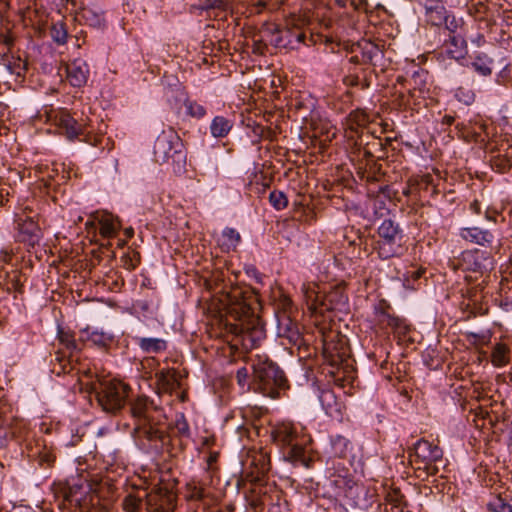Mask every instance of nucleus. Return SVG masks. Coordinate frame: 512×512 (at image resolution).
I'll return each mask as SVG.
<instances>
[{
    "label": "nucleus",
    "instance_id": "f257e3e1",
    "mask_svg": "<svg viewBox=\"0 0 512 512\" xmlns=\"http://www.w3.org/2000/svg\"><path fill=\"white\" fill-rule=\"evenodd\" d=\"M214 286L206 281L208 289L218 290L222 294L221 302L228 314L239 321L235 330L244 349L256 348L265 339V328L256 315L259 300L256 292L249 286L227 285L223 272L217 271L212 276Z\"/></svg>",
    "mask_w": 512,
    "mask_h": 512
},
{
    "label": "nucleus",
    "instance_id": "f03ea898",
    "mask_svg": "<svg viewBox=\"0 0 512 512\" xmlns=\"http://www.w3.org/2000/svg\"><path fill=\"white\" fill-rule=\"evenodd\" d=\"M133 419L131 436L136 446L145 453L162 449L167 435L160 426L161 409L147 396H138L129 402Z\"/></svg>",
    "mask_w": 512,
    "mask_h": 512
},
{
    "label": "nucleus",
    "instance_id": "7ed1b4c3",
    "mask_svg": "<svg viewBox=\"0 0 512 512\" xmlns=\"http://www.w3.org/2000/svg\"><path fill=\"white\" fill-rule=\"evenodd\" d=\"M87 392L95 395L98 405L107 413L116 414L126 404L130 387L115 379L93 377L90 371L79 378Z\"/></svg>",
    "mask_w": 512,
    "mask_h": 512
},
{
    "label": "nucleus",
    "instance_id": "20e7f679",
    "mask_svg": "<svg viewBox=\"0 0 512 512\" xmlns=\"http://www.w3.org/2000/svg\"><path fill=\"white\" fill-rule=\"evenodd\" d=\"M252 367L253 380L265 396L275 398L279 394V389L286 387L287 379L284 372L268 358L259 357Z\"/></svg>",
    "mask_w": 512,
    "mask_h": 512
},
{
    "label": "nucleus",
    "instance_id": "39448f33",
    "mask_svg": "<svg viewBox=\"0 0 512 512\" xmlns=\"http://www.w3.org/2000/svg\"><path fill=\"white\" fill-rule=\"evenodd\" d=\"M154 160L159 164L167 163L172 160L179 168L185 163L186 155L184 145L177 132L169 128L163 130L154 143Z\"/></svg>",
    "mask_w": 512,
    "mask_h": 512
},
{
    "label": "nucleus",
    "instance_id": "423d86ee",
    "mask_svg": "<svg viewBox=\"0 0 512 512\" xmlns=\"http://www.w3.org/2000/svg\"><path fill=\"white\" fill-rule=\"evenodd\" d=\"M377 234L379 239L376 241L375 250L381 259L387 260L403 254V234L398 223L385 219L378 227Z\"/></svg>",
    "mask_w": 512,
    "mask_h": 512
},
{
    "label": "nucleus",
    "instance_id": "0eeeda50",
    "mask_svg": "<svg viewBox=\"0 0 512 512\" xmlns=\"http://www.w3.org/2000/svg\"><path fill=\"white\" fill-rule=\"evenodd\" d=\"M302 291L307 299V304L315 311L323 306L326 310L345 311L348 308V296L344 286L338 285L333 287L323 298L319 300V296L309 285L304 284Z\"/></svg>",
    "mask_w": 512,
    "mask_h": 512
},
{
    "label": "nucleus",
    "instance_id": "6e6552de",
    "mask_svg": "<svg viewBox=\"0 0 512 512\" xmlns=\"http://www.w3.org/2000/svg\"><path fill=\"white\" fill-rule=\"evenodd\" d=\"M415 462L419 464L418 469L425 470L427 475H436L439 472L437 462L442 461V449L428 440L420 439L413 447Z\"/></svg>",
    "mask_w": 512,
    "mask_h": 512
},
{
    "label": "nucleus",
    "instance_id": "1a4fd4ad",
    "mask_svg": "<svg viewBox=\"0 0 512 512\" xmlns=\"http://www.w3.org/2000/svg\"><path fill=\"white\" fill-rule=\"evenodd\" d=\"M58 125L69 140H74L80 135H85L84 141L92 146H96L98 142L101 141L99 136L90 135L89 132H87L86 122H79L66 111L59 114Z\"/></svg>",
    "mask_w": 512,
    "mask_h": 512
},
{
    "label": "nucleus",
    "instance_id": "9d476101",
    "mask_svg": "<svg viewBox=\"0 0 512 512\" xmlns=\"http://www.w3.org/2000/svg\"><path fill=\"white\" fill-rule=\"evenodd\" d=\"M144 505L147 512H172L175 495L166 488H158L146 494Z\"/></svg>",
    "mask_w": 512,
    "mask_h": 512
},
{
    "label": "nucleus",
    "instance_id": "9b49d317",
    "mask_svg": "<svg viewBox=\"0 0 512 512\" xmlns=\"http://www.w3.org/2000/svg\"><path fill=\"white\" fill-rule=\"evenodd\" d=\"M305 39L306 33L304 30L298 27H287L283 30L275 29L271 43L276 47L296 49L299 44H305Z\"/></svg>",
    "mask_w": 512,
    "mask_h": 512
},
{
    "label": "nucleus",
    "instance_id": "f8f14e48",
    "mask_svg": "<svg viewBox=\"0 0 512 512\" xmlns=\"http://www.w3.org/2000/svg\"><path fill=\"white\" fill-rule=\"evenodd\" d=\"M18 239L30 246L38 244L41 237V229L34 217L26 215L20 216L17 220Z\"/></svg>",
    "mask_w": 512,
    "mask_h": 512
},
{
    "label": "nucleus",
    "instance_id": "ddd939ff",
    "mask_svg": "<svg viewBox=\"0 0 512 512\" xmlns=\"http://www.w3.org/2000/svg\"><path fill=\"white\" fill-rule=\"evenodd\" d=\"M303 434H300L297 427L290 422H282L275 425L271 430V438L277 445L286 447L297 442Z\"/></svg>",
    "mask_w": 512,
    "mask_h": 512
},
{
    "label": "nucleus",
    "instance_id": "4468645a",
    "mask_svg": "<svg viewBox=\"0 0 512 512\" xmlns=\"http://www.w3.org/2000/svg\"><path fill=\"white\" fill-rule=\"evenodd\" d=\"M310 442V436L303 434L297 442L290 446V449L287 453V458L295 465H301L305 468H310L313 460L310 456L309 450L306 447Z\"/></svg>",
    "mask_w": 512,
    "mask_h": 512
},
{
    "label": "nucleus",
    "instance_id": "2eb2a0df",
    "mask_svg": "<svg viewBox=\"0 0 512 512\" xmlns=\"http://www.w3.org/2000/svg\"><path fill=\"white\" fill-rule=\"evenodd\" d=\"M441 55L460 61L467 55V44L460 34L449 35L441 47Z\"/></svg>",
    "mask_w": 512,
    "mask_h": 512
},
{
    "label": "nucleus",
    "instance_id": "dca6fc26",
    "mask_svg": "<svg viewBox=\"0 0 512 512\" xmlns=\"http://www.w3.org/2000/svg\"><path fill=\"white\" fill-rule=\"evenodd\" d=\"M155 377L158 394H172L180 387V374L174 368L162 369Z\"/></svg>",
    "mask_w": 512,
    "mask_h": 512
},
{
    "label": "nucleus",
    "instance_id": "f3484780",
    "mask_svg": "<svg viewBox=\"0 0 512 512\" xmlns=\"http://www.w3.org/2000/svg\"><path fill=\"white\" fill-rule=\"evenodd\" d=\"M460 237L470 243L488 247L494 242V235L488 229L480 227H465L460 230Z\"/></svg>",
    "mask_w": 512,
    "mask_h": 512
},
{
    "label": "nucleus",
    "instance_id": "a211bd4d",
    "mask_svg": "<svg viewBox=\"0 0 512 512\" xmlns=\"http://www.w3.org/2000/svg\"><path fill=\"white\" fill-rule=\"evenodd\" d=\"M66 74L73 87H82L87 83L89 68L85 61L77 59L66 65Z\"/></svg>",
    "mask_w": 512,
    "mask_h": 512
},
{
    "label": "nucleus",
    "instance_id": "6ab92c4d",
    "mask_svg": "<svg viewBox=\"0 0 512 512\" xmlns=\"http://www.w3.org/2000/svg\"><path fill=\"white\" fill-rule=\"evenodd\" d=\"M81 339L90 342L103 351H108L115 341L113 334L98 329L90 330L89 328L81 331Z\"/></svg>",
    "mask_w": 512,
    "mask_h": 512
},
{
    "label": "nucleus",
    "instance_id": "aec40b11",
    "mask_svg": "<svg viewBox=\"0 0 512 512\" xmlns=\"http://www.w3.org/2000/svg\"><path fill=\"white\" fill-rule=\"evenodd\" d=\"M428 73L424 70L415 71L410 80V94L412 97L425 98L430 92Z\"/></svg>",
    "mask_w": 512,
    "mask_h": 512
},
{
    "label": "nucleus",
    "instance_id": "412c9836",
    "mask_svg": "<svg viewBox=\"0 0 512 512\" xmlns=\"http://www.w3.org/2000/svg\"><path fill=\"white\" fill-rule=\"evenodd\" d=\"M211 491L206 480L192 479L186 484V497L190 500H204L210 497Z\"/></svg>",
    "mask_w": 512,
    "mask_h": 512
},
{
    "label": "nucleus",
    "instance_id": "4be33fe9",
    "mask_svg": "<svg viewBox=\"0 0 512 512\" xmlns=\"http://www.w3.org/2000/svg\"><path fill=\"white\" fill-rule=\"evenodd\" d=\"M135 341L139 348L148 354L164 352L168 347L167 341L163 338L135 337Z\"/></svg>",
    "mask_w": 512,
    "mask_h": 512
},
{
    "label": "nucleus",
    "instance_id": "5701e85b",
    "mask_svg": "<svg viewBox=\"0 0 512 512\" xmlns=\"http://www.w3.org/2000/svg\"><path fill=\"white\" fill-rule=\"evenodd\" d=\"M444 4L445 2H440L424 7L426 21L434 26H440L443 23H447L448 16Z\"/></svg>",
    "mask_w": 512,
    "mask_h": 512
},
{
    "label": "nucleus",
    "instance_id": "b1692460",
    "mask_svg": "<svg viewBox=\"0 0 512 512\" xmlns=\"http://www.w3.org/2000/svg\"><path fill=\"white\" fill-rule=\"evenodd\" d=\"M278 331L280 336L286 337L293 342H296L300 336L297 323L285 314L278 320Z\"/></svg>",
    "mask_w": 512,
    "mask_h": 512
},
{
    "label": "nucleus",
    "instance_id": "393cba45",
    "mask_svg": "<svg viewBox=\"0 0 512 512\" xmlns=\"http://www.w3.org/2000/svg\"><path fill=\"white\" fill-rule=\"evenodd\" d=\"M233 127V121L224 116H216L210 124V132L214 138L226 137Z\"/></svg>",
    "mask_w": 512,
    "mask_h": 512
},
{
    "label": "nucleus",
    "instance_id": "a878e982",
    "mask_svg": "<svg viewBox=\"0 0 512 512\" xmlns=\"http://www.w3.org/2000/svg\"><path fill=\"white\" fill-rule=\"evenodd\" d=\"M510 347L504 343H496L491 352V363L495 367L506 366L510 361Z\"/></svg>",
    "mask_w": 512,
    "mask_h": 512
},
{
    "label": "nucleus",
    "instance_id": "bb28decb",
    "mask_svg": "<svg viewBox=\"0 0 512 512\" xmlns=\"http://www.w3.org/2000/svg\"><path fill=\"white\" fill-rule=\"evenodd\" d=\"M262 498L264 499L265 506L270 507L272 511L275 507H279L283 498V493L275 485H263Z\"/></svg>",
    "mask_w": 512,
    "mask_h": 512
},
{
    "label": "nucleus",
    "instance_id": "cd10ccee",
    "mask_svg": "<svg viewBox=\"0 0 512 512\" xmlns=\"http://www.w3.org/2000/svg\"><path fill=\"white\" fill-rule=\"evenodd\" d=\"M361 48V61L363 63L376 64L379 58H382V50L374 43L365 41L359 45Z\"/></svg>",
    "mask_w": 512,
    "mask_h": 512
},
{
    "label": "nucleus",
    "instance_id": "c85d7f7f",
    "mask_svg": "<svg viewBox=\"0 0 512 512\" xmlns=\"http://www.w3.org/2000/svg\"><path fill=\"white\" fill-rule=\"evenodd\" d=\"M3 61L11 74H15L18 77L24 76L28 69V62L26 59H22L20 56L4 55Z\"/></svg>",
    "mask_w": 512,
    "mask_h": 512
},
{
    "label": "nucleus",
    "instance_id": "c756f323",
    "mask_svg": "<svg viewBox=\"0 0 512 512\" xmlns=\"http://www.w3.org/2000/svg\"><path fill=\"white\" fill-rule=\"evenodd\" d=\"M52 362V372L57 376L70 374L74 370L71 359L57 352Z\"/></svg>",
    "mask_w": 512,
    "mask_h": 512
},
{
    "label": "nucleus",
    "instance_id": "7c9ffc66",
    "mask_svg": "<svg viewBox=\"0 0 512 512\" xmlns=\"http://www.w3.org/2000/svg\"><path fill=\"white\" fill-rule=\"evenodd\" d=\"M492 59L485 53L477 54L472 61L473 69L481 76H489L492 73Z\"/></svg>",
    "mask_w": 512,
    "mask_h": 512
},
{
    "label": "nucleus",
    "instance_id": "2f4dec72",
    "mask_svg": "<svg viewBox=\"0 0 512 512\" xmlns=\"http://www.w3.org/2000/svg\"><path fill=\"white\" fill-rule=\"evenodd\" d=\"M509 149L510 147L508 146L505 155H496L491 158V167L495 171L499 173H505L512 167V152L509 153Z\"/></svg>",
    "mask_w": 512,
    "mask_h": 512
},
{
    "label": "nucleus",
    "instance_id": "473e14b6",
    "mask_svg": "<svg viewBox=\"0 0 512 512\" xmlns=\"http://www.w3.org/2000/svg\"><path fill=\"white\" fill-rule=\"evenodd\" d=\"M99 232L101 236L106 238H111L116 234V231L118 229L115 220L113 217L109 214H104L99 218Z\"/></svg>",
    "mask_w": 512,
    "mask_h": 512
},
{
    "label": "nucleus",
    "instance_id": "72a5a7b5",
    "mask_svg": "<svg viewBox=\"0 0 512 512\" xmlns=\"http://www.w3.org/2000/svg\"><path fill=\"white\" fill-rule=\"evenodd\" d=\"M222 246L227 250L235 249L241 240L240 234L233 228H225L222 232Z\"/></svg>",
    "mask_w": 512,
    "mask_h": 512
},
{
    "label": "nucleus",
    "instance_id": "f704fd0d",
    "mask_svg": "<svg viewBox=\"0 0 512 512\" xmlns=\"http://www.w3.org/2000/svg\"><path fill=\"white\" fill-rule=\"evenodd\" d=\"M490 512H512V505L501 495L492 497L487 503Z\"/></svg>",
    "mask_w": 512,
    "mask_h": 512
},
{
    "label": "nucleus",
    "instance_id": "c9c22d12",
    "mask_svg": "<svg viewBox=\"0 0 512 512\" xmlns=\"http://www.w3.org/2000/svg\"><path fill=\"white\" fill-rule=\"evenodd\" d=\"M184 107L186 109V114L192 118L202 119L207 113L206 108L203 105L191 99H186L184 101Z\"/></svg>",
    "mask_w": 512,
    "mask_h": 512
},
{
    "label": "nucleus",
    "instance_id": "e433bc0d",
    "mask_svg": "<svg viewBox=\"0 0 512 512\" xmlns=\"http://www.w3.org/2000/svg\"><path fill=\"white\" fill-rule=\"evenodd\" d=\"M247 501L252 512H263L266 506L262 498V487L260 486L258 491H252L247 496Z\"/></svg>",
    "mask_w": 512,
    "mask_h": 512
},
{
    "label": "nucleus",
    "instance_id": "4c0bfd02",
    "mask_svg": "<svg viewBox=\"0 0 512 512\" xmlns=\"http://www.w3.org/2000/svg\"><path fill=\"white\" fill-rule=\"evenodd\" d=\"M58 340L64 347L69 350L70 352L78 350L77 342L74 338V335L69 332L65 331L63 329L58 330Z\"/></svg>",
    "mask_w": 512,
    "mask_h": 512
},
{
    "label": "nucleus",
    "instance_id": "58836bf2",
    "mask_svg": "<svg viewBox=\"0 0 512 512\" xmlns=\"http://www.w3.org/2000/svg\"><path fill=\"white\" fill-rule=\"evenodd\" d=\"M269 202L276 210H282L287 207L288 199L284 192L274 190L269 194Z\"/></svg>",
    "mask_w": 512,
    "mask_h": 512
},
{
    "label": "nucleus",
    "instance_id": "ea45409f",
    "mask_svg": "<svg viewBox=\"0 0 512 512\" xmlns=\"http://www.w3.org/2000/svg\"><path fill=\"white\" fill-rule=\"evenodd\" d=\"M51 37L57 44L63 45L67 41V30L65 24L58 22L51 27Z\"/></svg>",
    "mask_w": 512,
    "mask_h": 512
},
{
    "label": "nucleus",
    "instance_id": "a19ab883",
    "mask_svg": "<svg viewBox=\"0 0 512 512\" xmlns=\"http://www.w3.org/2000/svg\"><path fill=\"white\" fill-rule=\"evenodd\" d=\"M144 505L142 499L134 496L128 495L125 497L123 501V508L127 512H138V510Z\"/></svg>",
    "mask_w": 512,
    "mask_h": 512
},
{
    "label": "nucleus",
    "instance_id": "79ce46f5",
    "mask_svg": "<svg viewBox=\"0 0 512 512\" xmlns=\"http://www.w3.org/2000/svg\"><path fill=\"white\" fill-rule=\"evenodd\" d=\"M387 501L393 504L395 507H406V502L404 501V496L398 489L393 490L387 494Z\"/></svg>",
    "mask_w": 512,
    "mask_h": 512
},
{
    "label": "nucleus",
    "instance_id": "37998d69",
    "mask_svg": "<svg viewBox=\"0 0 512 512\" xmlns=\"http://www.w3.org/2000/svg\"><path fill=\"white\" fill-rule=\"evenodd\" d=\"M497 81L502 84L512 81V64H505L497 76Z\"/></svg>",
    "mask_w": 512,
    "mask_h": 512
},
{
    "label": "nucleus",
    "instance_id": "c03bdc74",
    "mask_svg": "<svg viewBox=\"0 0 512 512\" xmlns=\"http://www.w3.org/2000/svg\"><path fill=\"white\" fill-rule=\"evenodd\" d=\"M249 372L246 367L239 368L236 373V380L239 386L245 387L248 384Z\"/></svg>",
    "mask_w": 512,
    "mask_h": 512
},
{
    "label": "nucleus",
    "instance_id": "a18cd8bd",
    "mask_svg": "<svg viewBox=\"0 0 512 512\" xmlns=\"http://www.w3.org/2000/svg\"><path fill=\"white\" fill-rule=\"evenodd\" d=\"M175 428L181 436L189 435V425L185 419L177 420Z\"/></svg>",
    "mask_w": 512,
    "mask_h": 512
},
{
    "label": "nucleus",
    "instance_id": "49530a36",
    "mask_svg": "<svg viewBox=\"0 0 512 512\" xmlns=\"http://www.w3.org/2000/svg\"><path fill=\"white\" fill-rule=\"evenodd\" d=\"M333 349H334V347H332L331 343H325L324 344V352L328 353L330 355L331 361L333 363H336L337 361L342 359V355L340 354V352L334 353Z\"/></svg>",
    "mask_w": 512,
    "mask_h": 512
},
{
    "label": "nucleus",
    "instance_id": "de8ad7c7",
    "mask_svg": "<svg viewBox=\"0 0 512 512\" xmlns=\"http://www.w3.org/2000/svg\"><path fill=\"white\" fill-rule=\"evenodd\" d=\"M335 400V395L332 391L330 390H324L321 392V395H320V401L322 403L323 406H325V402H327V408L328 409L331 405H330V401H334Z\"/></svg>",
    "mask_w": 512,
    "mask_h": 512
},
{
    "label": "nucleus",
    "instance_id": "09e8293b",
    "mask_svg": "<svg viewBox=\"0 0 512 512\" xmlns=\"http://www.w3.org/2000/svg\"><path fill=\"white\" fill-rule=\"evenodd\" d=\"M424 272H425L424 269H414V270L407 271L405 279H406V281H409L410 279L417 280L422 277Z\"/></svg>",
    "mask_w": 512,
    "mask_h": 512
},
{
    "label": "nucleus",
    "instance_id": "8fccbe9b",
    "mask_svg": "<svg viewBox=\"0 0 512 512\" xmlns=\"http://www.w3.org/2000/svg\"><path fill=\"white\" fill-rule=\"evenodd\" d=\"M472 8H475V12L479 15L486 13L488 7L486 4H484L482 1H478L477 3H472L469 6V10L471 11Z\"/></svg>",
    "mask_w": 512,
    "mask_h": 512
},
{
    "label": "nucleus",
    "instance_id": "3c124183",
    "mask_svg": "<svg viewBox=\"0 0 512 512\" xmlns=\"http://www.w3.org/2000/svg\"><path fill=\"white\" fill-rule=\"evenodd\" d=\"M246 272H247V274H248L249 276L254 277V278L256 279V281H257V282H261L262 276H261V274L257 271V269H256V268H254V267H249V268H247Z\"/></svg>",
    "mask_w": 512,
    "mask_h": 512
},
{
    "label": "nucleus",
    "instance_id": "603ef678",
    "mask_svg": "<svg viewBox=\"0 0 512 512\" xmlns=\"http://www.w3.org/2000/svg\"><path fill=\"white\" fill-rule=\"evenodd\" d=\"M9 192L6 189H0V206H4L8 202Z\"/></svg>",
    "mask_w": 512,
    "mask_h": 512
},
{
    "label": "nucleus",
    "instance_id": "864d4df0",
    "mask_svg": "<svg viewBox=\"0 0 512 512\" xmlns=\"http://www.w3.org/2000/svg\"><path fill=\"white\" fill-rule=\"evenodd\" d=\"M470 210L474 213V214H480L481 212V205H480V202L478 200H474L471 204H470Z\"/></svg>",
    "mask_w": 512,
    "mask_h": 512
},
{
    "label": "nucleus",
    "instance_id": "5fc2aeb1",
    "mask_svg": "<svg viewBox=\"0 0 512 512\" xmlns=\"http://www.w3.org/2000/svg\"><path fill=\"white\" fill-rule=\"evenodd\" d=\"M14 39L10 35H6L3 38V44L6 46L8 51H10L11 47L13 46Z\"/></svg>",
    "mask_w": 512,
    "mask_h": 512
},
{
    "label": "nucleus",
    "instance_id": "6e6d98bb",
    "mask_svg": "<svg viewBox=\"0 0 512 512\" xmlns=\"http://www.w3.org/2000/svg\"><path fill=\"white\" fill-rule=\"evenodd\" d=\"M423 7L433 5L440 2H445V0H417Z\"/></svg>",
    "mask_w": 512,
    "mask_h": 512
},
{
    "label": "nucleus",
    "instance_id": "4d7b16f0",
    "mask_svg": "<svg viewBox=\"0 0 512 512\" xmlns=\"http://www.w3.org/2000/svg\"><path fill=\"white\" fill-rule=\"evenodd\" d=\"M333 444L335 447H337L338 445H342V446L346 447L347 440L342 436H337L336 439L334 440Z\"/></svg>",
    "mask_w": 512,
    "mask_h": 512
},
{
    "label": "nucleus",
    "instance_id": "13d9d810",
    "mask_svg": "<svg viewBox=\"0 0 512 512\" xmlns=\"http://www.w3.org/2000/svg\"><path fill=\"white\" fill-rule=\"evenodd\" d=\"M123 259L125 260V262H124V267H125L127 270H133V269H135V264H133V263H132V260H131L128 256L123 257Z\"/></svg>",
    "mask_w": 512,
    "mask_h": 512
},
{
    "label": "nucleus",
    "instance_id": "bf43d9fd",
    "mask_svg": "<svg viewBox=\"0 0 512 512\" xmlns=\"http://www.w3.org/2000/svg\"><path fill=\"white\" fill-rule=\"evenodd\" d=\"M445 24H446V29L449 30V35L457 34L455 29H454V28L457 27V24L454 23V20H452L450 22V24H448V23H445Z\"/></svg>",
    "mask_w": 512,
    "mask_h": 512
},
{
    "label": "nucleus",
    "instance_id": "052dcab7",
    "mask_svg": "<svg viewBox=\"0 0 512 512\" xmlns=\"http://www.w3.org/2000/svg\"><path fill=\"white\" fill-rule=\"evenodd\" d=\"M65 497L70 502H72V501L80 502V498L76 497V495L72 492V489H70L69 494H66Z\"/></svg>",
    "mask_w": 512,
    "mask_h": 512
},
{
    "label": "nucleus",
    "instance_id": "680f3d73",
    "mask_svg": "<svg viewBox=\"0 0 512 512\" xmlns=\"http://www.w3.org/2000/svg\"><path fill=\"white\" fill-rule=\"evenodd\" d=\"M496 214H497V212H496V211H494V212L492 213V212H490L489 210H487V211L485 212V218H486L487 220H489V221H494V222H495V221H496V218H495V215H496Z\"/></svg>",
    "mask_w": 512,
    "mask_h": 512
},
{
    "label": "nucleus",
    "instance_id": "e2e57ef3",
    "mask_svg": "<svg viewBox=\"0 0 512 512\" xmlns=\"http://www.w3.org/2000/svg\"><path fill=\"white\" fill-rule=\"evenodd\" d=\"M124 233L126 235L127 238H132L133 235H134V230L132 227H128L124 230Z\"/></svg>",
    "mask_w": 512,
    "mask_h": 512
},
{
    "label": "nucleus",
    "instance_id": "0e129e2a",
    "mask_svg": "<svg viewBox=\"0 0 512 512\" xmlns=\"http://www.w3.org/2000/svg\"><path fill=\"white\" fill-rule=\"evenodd\" d=\"M474 99V95L472 93H468L466 95V99H464L463 101L465 102V104H470Z\"/></svg>",
    "mask_w": 512,
    "mask_h": 512
},
{
    "label": "nucleus",
    "instance_id": "69168bd1",
    "mask_svg": "<svg viewBox=\"0 0 512 512\" xmlns=\"http://www.w3.org/2000/svg\"><path fill=\"white\" fill-rule=\"evenodd\" d=\"M454 122V117L446 115L444 117V123L451 125Z\"/></svg>",
    "mask_w": 512,
    "mask_h": 512
},
{
    "label": "nucleus",
    "instance_id": "338daca9",
    "mask_svg": "<svg viewBox=\"0 0 512 512\" xmlns=\"http://www.w3.org/2000/svg\"><path fill=\"white\" fill-rule=\"evenodd\" d=\"M350 62L355 63V64H358V63H360V62H362V61H361V59L359 58V56H358V55H354V56H352V57L350 58Z\"/></svg>",
    "mask_w": 512,
    "mask_h": 512
},
{
    "label": "nucleus",
    "instance_id": "774afa93",
    "mask_svg": "<svg viewBox=\"0 0 512 512\" xmlns=\"http://www.w3.org/2000/svg\"><path fill=\"white\" fill-rule=\"evenodd\" d=\"M484 42H485L484 37L482 35H479L477 37V45L480 46Z\"/></svg>",
    "mask_w": 512,
    "mask_h": 512
}]
</instances>
